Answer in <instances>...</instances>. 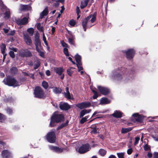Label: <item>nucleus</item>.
<instances>
[{
    "instance_id": "obj_4",
    "label": "nucleus",
    "mask_w": 158,
    "mask_h": 158,
    "mask_svg": "<svg viewBox=\"0 0 158 158\" xmlns=\"http://www.w3.org/2000/svg\"><path fill=\"white\" fill-rule=\"evenodd\" d=\"M3 82L6 85L14 87L19 86L21 84V82H18L15 79L9 76H8L6 79H4Z\"/></svg>"
},
{
    "instance_id": "obj_8",
    "label": "nucleus",
    "mask_w": 158,
    "mask_h": 158,
    "mask_svg": "<svg viewBox=\"0 0 158 158\" xmlns=\"http://www.w3.org/2000/svg\"><path fill=\"white\" fill-rule=\"evenodd\" d=\"M19 53V55L22 57H29L32 56L31 52L27 49H21Z\"/></svg>"
},
{
    "instance_id": "obj_14",
    "label": "nucleus",
    "mask_w": 158,
    "mask_h": 158,
    "mask_svg": "<svg viewBox=\"0 0 158 158\" xmlns=\"http://www.w3.org/2000/svg\"><path fill=\"white\" fill-rule=\"evenodd\" d=\"M2 155L3 158H12L11 153L8 150H4L2 152Z\"/></svg>"
},
{
    "instance_id": "obj_33",
    "label": "nucleus",
    "mask_w": 158,
    "mask_h": 158,
    "mask_svg": "<svg viewBox=\"0 0 158 158\" xmlns=\"http://www.w3.org/2000/svg\"><path fill=\"white\" fill-rule=\"evenodd\" d=\"M6 48V46L5 44H2L1 46V53L4 54L5 53V50Z\"/></svg>"
},
{
    "instance_id": "obj_54",
    "label": "nucleus",
    "mask_w": 158,
    "mask_h": 158,
    "mask_svg": "<svg viewBox=\"0 0 158 158\" xmlns=\"http://www.w3.org/2000/svg\"><path fill=\"white\" fill-rule=\"evenodd\" d=\"M153 158H158V152H155L153 153Z\"/></svg>"
},
{
    "instance_id": "obj_32",
    "label": "nucleus",
    "mask_w": 158,
    "mask_h": 158,
    "mask_svg": "<svg viewBox=\"0 0 158 158\" xmlns=\"http://www.w3.org/2000/svg\"><path fill=\"white\" fill-rule=\"evenodd\" d=\"M99 154L102 156H104L106 153V151L103 149H101L99 151Z\"/></svg>"
},
{
    "instance_id": "obj_46",
    "label": "nucleus",
    "mask_w": 158,
    "mask_h": 158,
    "mask_svg": "<svg viewBox=\"0 0 158 158\" xmlns=\"http://www.w3.org/2000/svg\"><path fill=\"white\" fill-rule=\"evenodd\" d=\"M97 130L98 128L96 127H93L91 128V132L94 134L96 133H97Z\"/></svg>"
},
{
    "instance_id": "obj_1",
    "label": "nucleus",
    "mask_w": 158,
    "mask_h": 158,
    "mask_svg": "<svg viewBox=\"0 0 158 158\" xmlns=\"http://www.w3.org/2000/svg\"><path fill=\"white\" fill-rule=\"evenodd\" d=\"M134 74L133 71L123 67H121L113 70L110 77L114 82H120L122 81L123 77L125 76L132 77Z\"/></svg>"
},
{
    "instance_id": "obj_58",
    "label": "nucleus",
    "mask_w": 158,
    "mask_h": 158,
    "mask_svg": "<svg viewBox=\"0 0 158 158\" xmlns=\"http://www.w3.org/2000/svg\"><path fill=\"white\" fill-rule=\"evenodd\" d=\"M0 145L1 146H2L4 147L6 146V144L5 143L0 140Z\"/></svg>"
},
{
    "instance_id": "obj_36",
    "label": "nucleus",
    "mask_w": 158,
    "mask_h": 158,
    "mask_svg": "<svg viewBox=\"0 0 158 158\" xmlns=\"http://www.w3.org/2000/svg\"><path fill=\"white\" fill-rule=\"evenodd\" d=\"M10 72L12 74H15L17 72V69L15 67H13L10 69Z\"/></svg>"
},
{
    "instance_id": "obj_21",
    "label": "nucleus",
    "mask_w": 158,
    "mask_h": 158,
    "mask_svg": "<svg viewBox=\"0 0 158 158\" xmlns=\"http://www.w3.org/2000/svg\"><path fill=\"white\" fill-rule=\"evenodd\" d=\"M110 102V100L107 98H102L100 99V103L99 104L101 105H105L109 104Z\"/></svg>"
},
{
    "instance_id": "obj_37",
    "label": "nucleus",
    "mask_w": 158,
    "mask_h": 158,
    "mask_svg": "<svg viewBox=\"0 0 158 158\" xmlns=\"http://www.w3.org/2000/svg\"><path fill=\"white\" fill-rule=\"evenodd\" d=\"M89 116H86L84 118H82L80 122L81 124H83L86 121L87 119L88 118Z\"/></svg>"
},
{
    "instance_id": "obj_57",
    "label": "nucleus",
    "mask_w": 158,
    "mask_h": 158,
    "mask_svg": "<svg viewBox=\"0 0 158 158\" xmlns=\"http://www.w3.org/2000/svg\"><path fill=\"white\" fill-rule=\"evenodd\" d=\"M61 44L62 45L64 48H67L68 47L67 44L64 42H61Z\"/></svg>"
},
{
    "instance_id": "obj_6",
    "label": "nucleus",
    "mask_w": 158,
    "mask_h": 158,
    "mask_svg": "<svg viewBox=\"0 0 158 158\" xmlns=\"http://www.w3.org/2000/svg\"><path fill=\"white\" fill-rule=\"evenodd\" d=\"M34 94L35 97L37 98H42L45 97L43 90L41 87L39 86L35 87L34 90Z\"/></svg>"
},
{
    "instance_id": "obj_53",
    "label": "nucleus",
    "mask_w": 158,
    "mask_h": 158,
    "mask_svg": "<svg viewBox=\"0 0 158 158\" xmlns=\"http://www.w3.org/2000/svg\"><path fill=\"white\" fill-rule=\"evenodd\" d=\"M68 41H69V43L72 44V45H74V42L73 41V39H72V38H69L68 39Z\"/></svg>"
},
{
    "instance_id": "obj_56",
    "label": "nucleus",
    "mask_w": 158,
    "mask_h": 158,
    "mask_svg": "<svg viewBox=\"0 0 158 158\" xmlns=\"http://www.w3.org/2000/svg\"><path fill=\"white\" fill-rule=\"evenodd\" d=\"M132 152V148H130L127 150V153L128 155L131 154Z\"/></svg>"
},
{
    "instance_id": "obj_34",
    "label": "nucleus",
    "mask_w": 158,
    "mask_h": 158,
    "mask_svg": "<svg viewBox=\"0 0 158 158\" xmlns=\"http://www.w3.org/2000/svg\"><path fill=\"white\" fill-rule=\"evenodd\" d=\"M27 31L29 33L31 36H32L33 34L34 30L32 28H30L27 29Z\"/></svg>"
},
{
    "instance_id": "obj_29",
    "label": "nucleus",
    "mask_w": 158,
    "mask_h": 158,
    "mask_svg": "<svg viewBox=\"0 0 158 158\" xmlns=\"http://www.w3.org/2000/svg\"><path fill=\"white\" fill-rule=\"evenodd\" d=\"M36 50L38 52L40 55L42 57L44 56V53L43 51H41V48L36 49Z\"/></svg>"
},
{
    "instance_id": "obj_61",
    "label": "nucleus",
    "mask_w": 158,
    "mask_h": 158,
    "mask_svg": "<svg viewBox=\"0 0 158 158\" xmlns=\"http://www.w3.org/2000/svg\"><path fill=\"white\" fill-rule=\"evenodd\" d=\"M3 30L5 33L6 34V33H8V32H9V29L4 28L3 29Z\"/></svg>"
},
{
    "instance_id": "obj_20",
    "label": "nucleus",
    "mask_w": 158,
    "mask_h": 158,
    "mask_svg": "<svg viewBox=\"0 0 158 158\" xmlns=\"http://www.w3.org/2000/svg\"><path fill=\"white\" fill-rule=\"evenodd\" d=\"M66 92H64V94L65 98L68 99H72L73 95L71 94L70 93L69 88L67 87L65 88Z\"/></svg>"
},
{
    "instance_id": "obj_3",
    "label": "nucleus",
    "mask_w": 158,
    "mask_h": 158,
    "mask_svg": "<svg viewBox=\"0 0 158 158\" xmlns=\"http://www.w3.org/2000/svg\"><path fill=\"white\" fill-rule=\"evenodd\" d=\"M64 116L62 114L54 113L51 117L50 126L53 127L55 125V123H59L64 121Z\"/></svg>"
},
{
    "instance_id": "obj_11",
    "label": "nucleus",
    "mask_w": 158,
    "mask_h": 158,
    "mask_svg": "<svg viewBox=\"0 0 158 158\" xmlns=\"http://www.w3.org/2000/svg\"><path fill=\"white\" fill-rule=\"evenodd\" d=\"M123 52H125L127 59L130 60L133 58L135 53V51L133 49H129L127 51H124Z\"/></svg>"
},
{
    "instance_id": "obj_55",
    "label": "nucleus",
    "mask_w": 158,
    "mask_h": 158,
    "mask_svg": "<svg viewBox=\"0 0 158 158\" xmlns=\"http://www.w3.org/2000/svg\"><path fill=\"white\" fill-rule=\"evenodd\" d=\"M152 137L154 140L158 141V135L156 136L153 135Z\"/></svg>"
},
{
    "instance_id": "obj_60",
    "label": "nucleus",
    "mask_w": 158,
    "mask_h": 158,
    "mask_svg": "<svg viewBox=\"0 0 158 158\" xmlns=\"http://www.w3.org/2000/svg\"><path fill=\"white\" fill-rule=\"evenodd\" d=\"M91 89L92 91V92L94 93H95L97 92L96 91V89L95 88H93V87H91Z\"/></svg>"
},
{
    "instance_id": "obj_38",
    "label": "nucleus",
    "mask_w": 158,
    "mask_h": 158,
    "mask_svg": "<svg viewBox=\"0 0 158 158\" xmlns=\"http://www.w3.org/2000/svg\"><path fill=\"white\" fill-rule=\"evenodd\" d=\"M37 28L38 30L40 31L43 32H44L43 27L41 26V24L40 23H39L37 24Z\"/></svg>"
},
{
    "instance_id": "obj_49",
    "label": "nucleus",
    "mask_w": 158,
    "mask_h": 158,
    "mask_svg": "<svg viewBox=\"0 0 158 158\" xmlns=\"http://www.w3.org/2000/svg\"><path fill=\"white\" fill-rule=\"evenodd\" d=\"M9 54L11 58H13L15 57V55L14 52L13 51H10L9 52Z\"/></svg>"
},
{
    "instance_id": "obj_12",
    "label": "nucleus",
    "mask_w": 158,
    "mask_h": 158,
    "mask_svg": "<svg viewBox=\"0 0 158 158\" xmlns=\"http://www.w3.org/2000/svg\"><path fill=\"white\" fill-rule=\"evenodd\" d=\"M97 88L100 93L104 95H107L110 92L109 89L106 87L98 85Z\"/></svg>"
},
{
    "instance_id": "obj_2",
    "label": "nucleus",
    "mask_w": 158,
    "mask_h": 158,
    "mask_svg": "<svg viewBox=\"0 0 158 158\" xmlns=\"http://www.w3.org/2000/svg\"><path fill=\"white\" fill-rule=\"evenodd\" d=\"M97 13L95 12L93 14H90L82 21V25L84 31H86L87 28L90 27L93 25L91 23H94L96 19Z\"/></svg>"
},
{
    "instance_id": "obj_40",
    "label": "nucleus",
    "mask_w": 158,
    "mask_h": 158,
    "mask_svg": "<svg viewBox=\"0 0 158 158\" xmlns=\"http://www.w3.org/2000/svg\"><path fill=\"white\" fill-rule=\"evenodd\" d=\"M40 63L39 61L37 60L36 61L34 64V69H37L40 66Z\"/></svg>"
},
{
    "instance_id": "obj_23",
    "label": "nucleus",
    "mask_w": 158,
    "mask_h": 158,
    "mask_svg": "<svg viewBox=\"0 0 158 158\" xmlns=\"http://www.w3.org/2000/svg\"><path fill=\"white\" fill-rule=\"evenodd\" d=\"M54 70L59 76L61 75L62 74V73L64 72V69L61 67L55 68Z\"/></svg>"
},
{
    "instance_id": "obj_13",
    "label": "nucleus",
    "mask_w": 158,
    "mask_h": 158,
    "mask_svg": "<svg viewBox=\"0 0 158 158\" xmlns=\"http://www.w3.org/2000/svg\"><path fill=\"white\" fill-rule=\"evenodd\" d=\"M23 35L24 40L26 44L28 45H31L32 44V42L30 37L28 34L24 32L23 33Z\"/></svg>"
},
{
    "instance_id": "obj_27",
    "label": "nucleus",
    "mask_w": 158,
    "mask_h": 158,
    "mask_svg": "<svg viewBox=\"0 0 158 158\" xmlns=\"http://www.w3.org/2000/svg\"><path fill=\"white\" fill-rule=\"evenodd\" d=\"M89 0H83L82 1L81 4V9H83L86 7L89 2Z\"/></svg>"
},
{
    "instance_id": "obj_25",
    "label": "nucleus",
    "mask_w": 158,
    "mask_h": 158,
    "mask_svg": "<svg viewBox=\"0 0 158 158\" xmlns=\"http://www.w3.org/2000/svg\"><path fill=\"white\" fill-rule=\"evenodd\" d=\"M48 13V8L46 7L44 10L40 14V18L42 19L44 17L47 15Z\"/></svg>"
},
{
    "instance_id": "obj_35",
    "label": "nucleus",
    "mask_w": 158,
    "mask_h": 158,
    "mask_svg": "<svg viewBox=\"0 0 158 158\" xmlns=\"http://www.w3.org/2000/svg\"><path fill=\"white\" fill-rule=\"evenodd\" d=\"M53 92L55 94H60L61 93L60 89L56 87H53Z\"/></svg>"
},
{
    "instance_id": "obj_30",
    "label": "nucleus",
    "mask_w": 158,
    "mask_h": 158,
    "mask_svg": "<svg viewBox=\"0 0 158 158\" xmlns=\"http://www.w3.org/2000/svg\"><path fill=\"white\" fill-rule=\"evenodd\" d=\"M74 69L73 67H71L68 69L67 70V72L68 75L70 76H72V74L73 72V70H74Z\"/></svg>"
},
{
    "instance_id": "obj_16",
    "label": "nucleus",
    "mask_w": 158,
    "mask_h": 158,
    "mask_svg": "<svg viewBox=\"0 0 158 158\" xmlns=\"http://www.w3.org/2000/svg\"><path fill=\"white\" fill-rule=\"evenodd\" d=\"M31 7L30 5H21L20 6L19 10L21 11H31Z\"/></svg>"
},
{
    "instance_id": "obj_26",
    "label": "nucleus",
    "mask_w": 158,
    "mask_h": 158,
    "mask_svg": "<svg viewBox=\"0 0 158 158\" xmlns=\"http://www.w3.org/2000/svg\"><path fill=\"white\" fill-rule=\"evenodd\" d=\"M91 111V110L84 109L82 110L80 112V117H83L85 114H86L89 113Z\"/></svg>"
},
{
    "instance_id": "obj_9",
    "label": "nucleus",
    "mask_w": 158,
    "mask_h": 158,
    "mask_svg": "<svg viewBox=\"0 0 158 158\" xmlns=\"http://www.w3.org/2000/svg\"><path fill=\"white\" fill-rule=\"evenodd\" d=\"M29 14L27 13L26 17H24L22 19H19L16 20V23L19 25H24L28 22V19L29 18Z\"/></svg>"
},
{
    "instance_id": "obj_15",
    "label": "nucleus",
    "mask_w": 158,
    "mask_h": 158,
    "mask_svg": "<svg viewBox=\"0 0 158 158\" xmlns=\"http://www.w3.org/2000/svg\"><path fill=\"white\" fill-rule=\"evenodd\" d=\"M35 44L36 49L40 48L41 43L39 34H36L35 36Z\"/></svg>"
},
{
    "instance_id": "obj_24",
    "label": "nucleus",
    "mask_w": 158,
    "mask_h": 158,
    "mask_svg": "<svg viewBox=\"0 0 158 158\" xmlns=\"http://www.w3.org/2000/svg\"><path fill=\"white\" fill-rule=\"evenodd\" d=\"M49 147L50 149L56 152H61L63 151L62 149L60 148L56 147L50 146H49Z\"/></svg>"
},
{
    "instance_id": "obj_10",
    "label": "nucleus",
    "mask_w": 158,
    "mask_h": 158,
    "mask_svg": "<svg viewBox=\"0 0 158 158\" xmlns=\"http://www.w3.org/2000/svg\"><path fill=\"white\" fill-rule=\"evenodd\" d=\"M91 105V103L89 102H85L78 103L76 105V106L80 109L89 107Z\"/></svg>"
},
{
    "instance_id": "obj_39",
    "label": "nucleus",
    "mask_w": 158,
    "mask_h": 158,
    "mask_svg": "<svg viewBox=\"0 0 158 158\" xmlns=\"http://www.w3.org/2000/svg\"><path fill=\"white\" fill-rule=\"evenodd\" d=\"M6 119L5 116L3 114L0 113V122H3Z\"/></svg>"
},
{
    "instance_id": "obj_17",
    "label": "nucleus",
    "mask_w": 158,
    "mask_h": 158,
    "mask_svg": "<svg viewBox=\"0 0 158 158\" xmlns=\"http://www.w3.org/2000/svg\"><path fill=\"white\" fill-rule=\"evenodd\" d=\"M132 116L135 118L136 121L138 122H141L143 118V115H139L138 113L133 114Z\"/></svg>"
},
{
    "instance_id": "obj_31",
    "label": "nucleus",
    "mask_w": 158,
    "mask_h": 158,
    "mask_svg": "<svg viewBox=\"0 0 158 158\" xmlns=\"http://www.w3.org/2000/svg\"><path fill=\"white\" fill-rule=\"evenodd\" d=\"M69 123V121L67 120L65 123H62L57 128V130H59L60 129H61L63 127L67 126L68 125Z\"/></svg>"
},
{
    "instance_id": "obj_64",
    "label": "nucleus",
    "mask_w": 158,
    "mask_h": 158,
    "mask_svg": "<svg viewBox=\"0 0 158 158\" xmlns=\"http://www.w3.org/2000/svg\"><path fill=\"white\" fill-rule=\"evenodd\" d=\"M147 156L149 158H151L152 156V154L150 152H148L147 154Z\"/></svg>"
},
{
    "instance_id": "obj_7",
    "label": "nucleus",
    "mask_w": 158,
    "mask_h": 158,
    "mask_svg": "<svg viewBox=\"0 0 158 158\" xmlns=\"http://www.w3.org/2000/svg\"><path fill=\"white\" fill-rule=\"evenodd\" d=\"M46 139L50 143L55 142L56 137L55 132L52 131L48 133L46 135Z\"/></svg>"
},
{
    "instance_id": "obj_43",
    "label": "nucleus",
    "mask_w": 158,
    "mask_h": 158,
    "mask_svg": "<svg viewBox=\"0 0 158 158\" xmlns=\"http://www.w3.org/2000/svg\"><path fill=\"white\" fill-rule=\"evenodd\" d=\"M81 65V63H77V66L78 68V71L79 72H80L81 70H82L83 69V68Z\"/></svg>"
},
{
    "instance_id": "obj_44",
    "label": "nucleus",
    "mask_w": 158,
    "mask_h": 158,
    "mask_svg": "<svg viewBox=\"0 0 158 158\" xmlns=\"http://www.w3.org/2000/svg\"><path fill=\"white\" fill-rule=\"evenodd\" d=\"M63 52L64 54L66 56H69V55L68 52V49L67 48H64Z\"/></svg>"
},
{
    "instance_id": "obj_47",
    "label": "nucleus",
    "mask_w": 158,
    "mask_h": 158,
    "mask_svg": "<svg viewBox=\"0 0 158 158\" xmlns=\"http://www.w3.org/2000/svg\"><path fill=\"white\" fill-rule=\"evenodd\" d=\"M144 147L145 151H147L150 150V146L147 144L145 145Z\"/></svg>"
},
{
    "instance_id": "obj_18",
    "label": "nucleus",
    "mask_w": 158,
    "mask_h": 158,
    "mask_svg": "<svg viewBox=\"0 0 158 158\" xmlns=\"http://www.w3.org/2000/svg\"><path fill=\"white\" fill-rule=\"evenodd\" d=\"M3 8L5 9V12L4 14V18L6 19H8L10 17V9L5 6H3Z\"/></svg>"
},
{
    "instance_id": "obj_22",
    "label": "nucleus",
    "mask_w": 158,
    "mask_h": 158,
    "mask_svg": "<svg viewBox=\"0 0 158 158\" xmlns=\"http://www.w3.org/2000/svg\"><path fill=\"white\" fill-rule=\"evenodd\" d=\"M122 113L119 110H115L112 115L116 118H120L122 117Z\"/></svg>"
},
{
    "instance_id": "obj_19",
    "label": "nucleus",
    "mask_w": 158,
    "mask_h": 158,
    "mask_svg": "<svg viewBox=\"0 0 158 158\" xmlns=\"http://www.w3.org/2000/svg\"><path fill=\"white\" fill-rule=\"evenodd\" d=\"M60 108L62 110H68L70 107L67 103H60Z\"/></svg>"
},
{
    "instance_id": "obj_62",
    "label": "nucleus",
    "mask_w": 158,
    "mask_h": 158,
    "mask_svg": "<svg viewBox=\"0 0 158 158\" xmlns=\"http://www.w3.org/2000/svg\"><path fill=\"white\" fill-rule=\"evenodd\" d=\"M43 40L44 42L46 41V39L45 37L44 33L43 32Z\"/></svg>"
},
{
    "instance_id": "obj_42",
    "label": "nucleus",
    "mask_w": 158,
    "mask_h": 158,
    "mask_svg": "<svg viewBox=\"0 0 158 158\" xmlns=\"http://www.w3.org/2000/svg\"><path fill=\"white\" fill-rule=\"evenodd\" d=\"M6 110L7 113L9 115L12 114L13 113V111L10 108H7Z\"/></svg>"
},
{
    "instance_id": "obj_5",
    "label": "nucleus",
    "mask_w": 158,
    "mask_h": 158,
    "mask_svg": "<svg viewBox=\"0 0 158 158\" xmlns=\"http://www.w3.org/2000/svg\"><path fill=\"white\" fill-rule=\"evenodd\" d=\"M76 151L80 154L84 153L89 151L91 149L90 145L88 143L82 145L79 148H76Z\"/></svg>"
},
{
    "instance_id": "obj_28",
    "label": "nucleus",
    "mask_w": 158,
    "mask_h": 158,
    "mask_svg": "<svg viewBox=\"0 0 158 158\" xmlns=\"http://www.w3.org/2000/svg\"><path fill=\"white\" fill-rule=\"evenodd\" d=\"M75 58L77 63H81V57L80 55L78 54H76L75 56Z\"/></svg>"
},
{
    "instance_id": "obj_48",
    "label": "nucleus",
    "mask_w": 158,
    "mask_h": 158,
    "mask_svg": "<svg viewBox=\"0 0 158 158\" xmlns=\"http://www.w3.org/2000/svg\"><path fill=\"white\" fill-rule=\"evenodd\" d=\"M135 141L134 143V145H135L138 143V142H139V140H140L139 137V136H136L135 138Z\"/></svg>"
},
{
    "instance_id": "obj_59",
    "label": "nucleus",
    "mask_w": 158,
    "mask_h": 158,
    "mask_svg": "<svg viewBox=\"0 0 158 158\" xmlns=\"http://www.w3.org/2000/svg\"><path fill=\"white\" fill-rule=\"evenodd\" d=\"M98 97V94L97 92L94 93V95L93 96V99H96Z\"/></svg>"
},
{
    "instance_id": "obj_51",
    "label": "nucleus",
    "mask_w": 158,
    "mask_h": 158,
    "mask_svg": "<svg viewBox=\"0 0 158 158\" xmlns=\"http://www.w3.org/2000/svg\"><path fill=\"white\" fill-rule=\"evenodd\" d=\"M69 24L71 26H73L75 25L76 22L74 20H72L69 21Z\"/></svg>"
},
{
    "instance_id": "obj_50",
    "label": "nucleus",
    "mask_w": 158,
    "mask_h": 158,
    "mask_svg": "<svg viewBox=\"0 0 158 158\" xmlns=\"http://www.w3.org/2000/svg\"><path fill=\"white\" fill-rule=\"evenodd\" d=\"M15 33V31L14 30L11 31L9 32L7 34L8 35H11L12 36L14 35Z\"/></svg>"
},
{
    "instance_id": "obj_45",
    "label": "nucleus",
    "mask_w": 158,
    "mask_h": 158,
    "mask_svg": "<svg viewBox=\"0 0 158 158\" xmlns=\"http://www.w3.org/2000/svg\"><path fill=\"white\" fill-rule=\"evenodd\" d=\"M117 155L118 158H124V153H117Z\"/></svg>"
},
{
    "instance_id": "obj_41",
    "label": "nucleus",
    "mask_w": 158,
    "mask_h": 158,
    "mask_svg": "<svg viewBox=\"0 0 158 158\" xmlns=\"http://www.w3.org/2000/svg\"><path fill=\"white\" fill-rule=\"evenodd\" d=\"M42 86L45 89H47L48 87V83L45 81H43L42 83Z\"/></svg>"
},
{
    "instance_id": "obj_52",
    "label": "nucleus",
    "mask_w": 158,
    "mask_h": 158,
    "mask_svg": "<svg viewBox=\"0 0 158 158\" xmlns=\"http://www.w3.org/2000/svg\"><path fill=\"white\" fill-rule=\"evenodd\" d=\"M128 132V130L127 128H123L121 130V133H125Z\"/></svg>"
},
{
    "instance_id": "obj_63",
    "label": "nucleus",
    "mask_w": 158,
    "mask_h": 158,
    "mask_svg": "<svg viewBox=\"0 0 158 158\" xmlns=\"http://www.w3.org/2000/svg\"><path fill=\"white\" fill-rule=\"evenodd\" d=\"M76 11L77 14V15H78L79 13L80 12V10L79 7L78 6L77 7Z\"/></svg>"
}]
</instances>
